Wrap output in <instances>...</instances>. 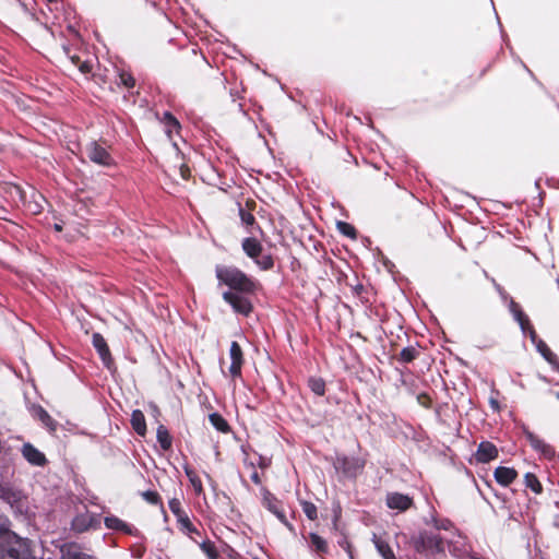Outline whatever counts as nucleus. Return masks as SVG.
<instances>
[{
    "instance_id": "f257e3e1",
    "label": "nucleus",
    "mask_w": 559,
    "mask_h": 559,
    "mask_svg": "<svg viewBox=\"0 0 559 559\" xmlns=\"http://www.w3.org/2000/svg\"><path fill=\"white\" fill-rule=\"evenodd\" d=\"M215 275L219 285L229 288L223 293V300L235 313L249 317L253 312L251 297L261 287L260 283L234 265H216Z\"/></svg>"
},
{
    "instance_id": "f03ea898",
    "label": "nucleus",
    "mask_w": 559,
    "mask_h": 559,
    "mask_svg": "<svg viewBox=\"0 0 559 559\" xmlns=\"http://www.w3.org/2000/svg\"><path fill=\"white\" fill-rule=\"evenodd\" d=\"M415 551L427 559H435L438 555L444 554V543L439 533L432 531L419 532L412 538Z\"/></svg>"
},
{
    "instance_id": "7ed1b4c3",
    "label": "nucleus",
    "mask_w": 559,
    "mask_h": 559,
    "mask_svg": "<svg viewBox=\"0 0 559 559\" xmlns=\"http://www.w3.org/2000/svg\"><path fill=\"white\" fill-rule=\"evenodd\" d=\"M245 254L250 258L262 271H270L274 267L275 261L271 253H265L264 248L255 237H246L241 241Z\"/></svg>"
},
{
    "instance_id": "20e7f679",
    "label": "nucleus",
    "mask_w": 559,
    "mask_h": 559,
    "mask_svg": "<svg viewBox=\"0 0 559 559\" xmlns=\"http://www.w3.org/2000/svg\"><path fill=\"white\" fill-rule=\"evenodd\" d=\"M333 465L337 473L347 478H356L362 472L365 461L355 456L337 455Z\"/></svg>"
},
{
    "instance_id": "39448f33",
    "label": "nucleus",
    "mask_w": 559,
    "mask_h": 559,
    "mask_svg": "<svg viewBox=\"0 0 559 559\" xmlns=\"http://www.w3.org/2000/svg\"><path fill=\"white\" fill-rule=\"evenodd\" d=\"M84 152L87 158L96 165L103 167L116 166L115 158L111 156L108 150L97 141L88 142L84 147Z\"/></svg>"
},
{
    "instance_id": "423d86ee",
    "label": "nucleus",
    "mask_w": 559,
    "mask_h": 559,
    "mask_svg": "<svg viewBox=\"0 0 559 559\" xmlns=\"http://www.w3.org/2000/svg\"><path fill=\"white\" fill-rule=\"evenodd\" d=\"M102 518L99 514L92 513L85 510L83 513H78L71 521V531L75 534H82L87 531H96L100 528Z\"/></svg>"
},
{
    "instance_id": "0eeeda50",
    "label": "nucleus",
    "mask_w": 559,
    "mask_h": 559,
    "mask_svg": "<svg viewBox=\"0 0 559 559\" xmlns=\"http://www.w3.org/2000/svg\"><path fill=\"white\" fill-rule=\"evenodd\" d=\"M262 506L273 513L289 532L295 533V526L287 520L282 501L266 488L263 489Z\"/></svg>"
},
{
    "instance_id": "6e6552de",
    "label": "nucleus",
    "mask_w": 559,
    "mask_h": 559,
    "mask_svg": "<svg viewBox=\"0 0 559 559\" xmlns=\"http://www.w3.org/2000/svg\"><path fill=\"white\" fill-rule=\"evenodd\" d=\"M92 344H93L94 348L96 349L99 358L102 359L104 366L109 370L115 368V360L111 356L109 346L100 333H98V332L93 333Z\"/></svg>"
},
{
    "instance_id": "1a4fd4ad",
    "label": "nucleus",
    "mask_w": 559,
    "mask_h": 559,
    "mask_svg": "<svg viewBox=\"0 0 559 559\" xmlns=\"http://www.w3.org/2000/svg\"><path fill=\"white\" fill-rule=\"evenodd\" d=\"M385 504L389 509L406 512L414 507V499L408 495L397 491L388 492L385 496Z\"/></svg>"
},
{
    "instance_id": "9d476101",
    "label": "nucleus",
    "mask_w": 559,
    "mask_h": 559,
    "mask_svg": "<svg viewBox=\"0 0 559 559\" xmlns=\"http://www.w3.org/2000/svg\"><path fill=\"white\" fill-rule=\"evenodd\" d=\"M229 357L231 364L229 366V374L233 379L241 378V369L245 364L243 352L238 342L234 341L230 344Z\"/></svg>"
},
{
    "instance_id": "9b49d317",
    "label": "nucleus",
    "mask_w": 559,
    "mask_h": 559,
    "mask_svg": "<svg viewBox=\"0 0 559 559\" xmlns=\"http://www.w3.org/2000/svg\"><path fill=\"white\" fill-rule=\"evenodd\" d=\"M510 311L512 312L515 321L520 324L522 331L525 333L527 332L531 338L534 341L535 337L537 336L536 331L532 325L528 317L522 310L521 306L513 299H511L510 302Z\"/></svg>"
},
{
    "instance_id": "f8f14e48",
    "label": "nucleus",
    "mask_w": 559,
    "mask_h": 559,
    "mask_svg": "<svg viewBox=\"0 0 559 559\" xmlns=\"http://www.w3.org/2000/svg\"><path fill=\"white\" fill-rule=\"evenodd\" d=\"M104 524L108 530L121 532L126 535L138 536L139 530L133 525L128 524L116 515L105 516Z\"/></svg>"
},
{
    "instance_id": "ddd939ff",
    "label": "nucleus",
    "mask_w": 559,
    "mask_h": 559,
    "mask_svg": "<svg viewBox=\"0 0 559 559\" xmlns=\"http://www.w3.org/2000/svg\"><path fill=\"white\" fill-rule=\"evenodd\" d=\"M499 452L497 447L490 441H483L478 444L475 453V459L478 463H489L498 457Z\"/></svg>"
},
{
    "instance_id": "4468645a",
    "label": "nucleus",
    "mask_w": 559,
    "mask_h": 559,
    "mask_svg": "<svg viewBox=\"0 0 559 559\" xmlns=\"http://www.w3.org/2000/svg\"><path fill=\"white\" fill-rule=\"evenodd\" d=\"M61 559H97L94 556L83 551L76 543H66L60 547Z\"/></svg>"
},
{
    "instance_id": "2eb2a0df",
    "label": "nucleus",
    "mask_w": 559,
    "mask_h": 559,
    "mask_svg": "<svg viewBox=\"0 0 559 559\" xmlns=\"http://www.w3.org/2000/svg\"><path fill=\"white\" fill-rule=\"evenodd\" d=\"M519 476L513 467L498 466L493 472L495 480L502 487H509Z\"/></svg>"
},
{
    "instance_id": "dca6fc26",
    "label": "nucleus",
    "mask_w": 559,
    "mask_h": 559,
    "mask_svg": "<svg viewBox=\"0 0 559 559\" xmlns=\"http://www.w3.org/2000/svg\"><path fill=\"white\" fill-rule=\"evenodd\" d=\"M526 438L531 444V447L540 452L546 459H552L556 454V451L552 445L546 443L543 439L536 436L533 432H527Z\"/></svg>"
},
{
    "instance_id": "f3484780",
    "label": "nucleus",
    "mask_w": 559,
    "mask_h": 559,
    "mask_svg": "<svg viewBox=\"0 0 559 559\" xmlns=\"http://www.w3.org/2000/svg\"><path fill=\"white\" fill-rule=\"evenodd\" d=\"M22 454L24 459L32 465L44 466L47 463L45 454L31 443H25L23 445Z\"/></svg>"
},
{
    "instance_id": "a211bd4d",
    "label": "nucleus",
    "mask_w": 559,
    "mask_h": 559,
    "mask_svg": "<svg viewBox=\"0 0 559 559\" xmlns=\"http://www.w3.org/2000/svg\"><path fill=\"white\" fill-rule=\"evenodd\" d=\"M309 548L312 552L317 554L320 557L329 554V544L326 539H324L319 534L311 532L308 537Z\"/></svg>"
},
{
    "instance_id": "6ab92c4d",
    "label": "nucleus",
    "mask_w": 559,
    "mask_h": 559,
    "mask_svg": "<svg viewBox=\"0 0 559 559\" xmlns=\"http://www.w3.org/2000/svg\"><path fill=\"white\" fill-rule=\"evenodd\" d=\"M178 528L181 533L188 535L193 542L198 543L197 537H201V532L199 528L191 522L189 515H185L183 518L177 521Z\"/></svg>"
},
{
    "instance_id": "aec40b11",
    "label": "nucleus",
    "mask_w": 559,
    "mask_h": 559,
    "mask_svg": "<svg viewBox=\"0 0 559 559\" xmlns=\"http://www.w3.org/2000/svg\"><path fill=\"white\" fill-rule=\"evenodd\" d=\"M131 426L136 435L144 437L146 435L145 416L141 409H134L131 414Z\"/></svg>"
},
{
    "instance_id": "412c9836",
    "label": "nucleus",
    "mask_w": 559,
    "mask_h": 559,
    "mask_svg": "<svg viewBox=\"0 0 559 559\" xmlns=\"http://www.w3.org/2000/svg\"><path fill=\"white\" fill-rule=\"evenodd\" d=\"M372 542H373L374 547L378 550L379 555L383 559H396L393 549L391 548V546L389 545V543L385 539L373 534Z\"/></svg>"
},
{
    "instance_id": "4be33fe9",
    "label": "nucleus",
    "mask_w": 559,
    "mask_h": 559,
    "mask_svg": "<svg viewBox=\"0 0 559 559\" xmlns=\"http://www.w3.org/2000/svg\"><path fill=\"white\" fill-rule=\"evenodd\" d=\"M420 355L419 345H411L407 347H404L400 354L396 356L397 361L402 364H411L415 359H417Z\"/></svg>"
},
{
    "instance_id": "5701e85b",
    "label": "nucleus",
    "mask_w": 559,
    "mask_h": 559,
    "mask_svg": "<svg viewBox=\"0 0 559 559\" xmlns=\"http://www.w3.org/2000/svg\"><path fill=\"white\" fill-rule=\"evenodd\" d=\"M156 438L163 451H169L173 447V437L167 427L160 424L156 430Z\"/></svg>"
},
{
    "instance_id": "b1692460",
    "label": "nucleus",
    "mask_w": 559,
    "mask_h": 559,
    "mask_svg": "<svg viewBox=\"0 0 559 559\" xmlns=\"http://www.w3.org/2000/svg\"><path fill=\"white\" fill-rule=\"evenodd\" d=\"M162 122L166 128V133L169 139H171L173 132L179 133V130L181 129L180 122L170 111H165L163 114Z\"/></svg>"
},
{
    "instance_id": "393cba45",
    "label": "nucleus",
    "mask_w": 559,
    "mask_h": 559,
    "mask_svg": "<svg viewBox=\"0 0 559 559\" xmlns=\"http://www.w3.org/2000/svg\"><path fill=\"white\" fill-rule=\"evenodd\" d=\"M183 471H185L186 476L188 477L190 484L192 485L194 492L198 496L203 495L204 489H203L202 480L199 477V475L197 474V472L188 464L183 466Z\"/></svg>"
},
{
    "instance_id": "a878e982",
    "label": "nucleus",
    "mask_w": 559,
    "mask_h": 559,
    "mask_svg": "<svg viewBox=\"0 0 559 559\" xmlns=\"http://www.w3.org/2000/svg\"><path fill=\"white\" fill-rule=\"evenodd\" d=\"M35 415L50 432H56L58 424L45 408L38 406L35 409Z\"/></svg>"
},
{
    "instance_id": "bb28decb",
    "label": "nucleus",
    "mask_w": 559,
    "mask_h": 559,
    "mask_svg": "<svg viewBox=\"0 0 559 559\" xmlns=\"http://www.w3.org/2000/svg\"><path fill=\"white\" fill-rule=\"evenodd\" d=\"M209 420L211 425L222 433H229L231 431L230 425L219 413H211Z\"/></svg>"
},
{
    "instance_id": "cd10ccee",
    "label": "nucleus",
    "mask_w": 559,
    "mask_h": 559,
    "mask_svg": "<svg viewBox=\"0 0 559 559\" xmlns=\"http://www.w3.org/2000/svg\"><path fill=\"white\" fill-rule=\"evenodd\" d=\"M538 353L544 357V359L549 362L550 365H557L558 364V357L556 354L552 353V350L549 348V346L542 340L538 341L536 344Z\"/></svg>"
},
{
    "instance_id": "c85d7f7f",
    "label": "nucleus",
    "mask_w": 559,
    "mask_h": 559,
    "mask_svg": "<svg viewBox=\"0 0 559 559\" xmlns=\"http://www.w3.org/2000/svg\"><path fill=\"white\" fill-rule=\"evenodd\" d=\"M201 550L205 554V556L209 558V559H218L219 558V552L215 546V544L210 540V539H205V540H202V542H199L197 543Z\"/></svg>"
},
{
    "instance_id": "c756f323",
    "label": "nucleus",
    "mask_w": 559,
    "mask_h": 559,
    "mask_svg": "<svg viewBox=\"0 0 559 559\" xmlns=\"http://www.w3.org/2000/svg\"><path fill=\"white\" fill-rule=\"evenodd\" d=\"M524 483L525 486L530 488L534 493L540 495L543 492V485L535 474L526 473L524 476Z\"/></svg>"
},
{
    "instance_id": "7c9ffc66",
    "label": "nucleus",
    "mask_w": 559,
    "mask_h": 559,
    "mask_svg": "<svg viewBox=\"0 0 559 559\" xmlns=\"http://www.w3.org/2000/svg\"><path fill=\"white\" fill-rule=\"evenodd\" d=\"M308 386L318 396H323L325 394V381L322 378H309Z\"/></svg>"
},
{
    "instance_id": "2f4dec72",
    "label": "nucleus",
    "mask_w": 559,
    "mask_h": 559,
    "mask_svg": "<svg viewBox=\"0 0 559 559\" xmlns=\"http://www.w3.org/2000/svg\"><path fill=\"white\" fill-rule=\"evenodd\" d=\"M299 504L308 520H318V508L313 502L308 500H299Z\"/></svg>"
},
{
    "instance_id": "473e14b6",
    "label": "nucleus",
    "mask_w": 559,
    "mask_h": 559,
    "mask_svg": "<svg viewBox=\"0 0 559 559\" xmlns=\"http://www.w3.org/2000/svg\"><path fill=\"white\" fill-rule=\"evenodd\" d=\"M337 229L342 235H344L350 239L357 238V230H356L355 226H353L352 224H349L347 222H338Z\"/></svg>"
},
{
    "instance_id": "72a5a7b5",
    "label": "nucleus",
    "mask_w": 559,
    "mask_h": 559,
    "mask_svg": "<svg viewBox=\"0 0 559 559\" xmlns=\"http://www.w3.org/2000/svg\"><path fill=\"white\" fill-rule=\"evenodd\" d=\"M142 498L150 504L160 506L163 508V500L157 491L146 490L141 492Z\"/></svg>"
},
{
    "instance_id": "f704fd0d",
    "label": "nucleus",
    "mask_w": 559,
    "mask_h": 559,
    "mask_svg": "<svg viewBox=\"0 0 559 559\" xmlns=\"http://www.w3.org/2000/svg\"><path fill=\"white\" fill-rule=\"evenodd\" d=\"M119 81L117 82L118 85H122L126 88L130 90L135 86V79L130 72L121 71L118 75Z\"/></svg>"
},
{
    "instance_id": "c9c22d12",
    "label": "nucleus",
    "mask_w": 559,
    "mask_h": 559,
    "mask_svg": "<svg viewBox=\"0 0 559 559\" xmlns=\"http://www.w3.org/2000/svg\"><path fill=\"white\" fill-rule=\"evenodd\" d=\"M168 506L173 514L176 516L177 521L187 515V512L182 510L181 502L178 498L170 499Z\"/></svg>"
},
{
    "instance_id": "e433bc0d",
    "label": "nucleus",
    "mask_w": 559,
    "mask_h": 559,
    "mask_svg": "<svg viewBox=\"0 0 559 559\" xmlns=\"http://www.w3.org/2000/svg\"><path fill=\"white\" fill-rule=\"evenodd\" d=\"M239 216H240L241 222L246 226H252L253 224H255L254 215L251 212L243 209L242 206H239Z\"/></svg>"
},
{
    "instance_id": "4c0bfd02",
    "label": "nucleus",
    "mask_w": 559,
    "mask_h": 559,
    "mask_svg": "<svg viewBox=\"0 0 559 559\" xmlns=\"http://www.w3.org/2000/svg\"><path fill=\"white\" fill-rule=\"evenodd\" d=\"M416 400L417 403L426 409H430L432 407V397L426 392L417 394Z\"/></svg>"
},
{
    "instance_id": "58836bf2",
    "label": "nucleus",
    "mask_w": 559,
    "mask_h": 559,
    "mask_svg": "<svg viewBox=\"0 0 559 559\" xmlns=\"http://www.w3.org/2000/svg\"><path fill=\"white\" fill-rule=\"evenodd\" d=\"M62 49H63V52L66 53V56L70 59V61L72 62V64H74L75 67H78L80 64V62L82 61L80 56L76 55V53H71V49L63 45L62 46Z\"/></svg>"
},
{
    "instance_id": "ea45409f",
    "label": "nucleus",
    "mask_w": 559,
    "mask_h": 559,
    "mask_svg": "<svg viewBox=\"0 0 559 559\" xmlns=\"http://www.w3.org/2000/svg\"><path fill=\"white\" fill-rule=\"evenodd\" d=\"M10 522L7 518L0 515V539L8 533H12L10 530Z\"/></svg>"
},
{
    "instance_id": "a19ab883",
    "label": "nucleus",
    "mask_w": 559,
    "mask_h": 559,
    "mask_svg": "<svg viewBox=\"0 0 559 559\" xmlns=\"http://www.w3.org/2000/svg\"><path fill=\"white\" fill-rule=\"evenodd\" d=\"M495 395H491L489 397V405L491 407V409L496 413H499L501 411V406H500V403L498 401V395H499V392L498 391H493L492 392Z\"/></svg>"
},
{
    "instance_id": "79ce46f5",
    "label": "nucleus",
    "mask_w": 559,
    "mask_h": 559,
    "mask_svg": "<svg viewBox=\"0 0 559 559\" xmlns=\"http://www.w3.org/2000/svg\"><path fill=\"white\" fill-rule=\"evenodd\" d=\"M78 68L83 74H87L92 71L93 64L88 60H82Z\"/></svg>"
},
{
    "instance_id": "37998d69",
    "label": "nucleus",
    "mask_w": 559,
    "mask_h": 559,
    "mask_svg": "<svg viewBox=\"0 0 559 559\" xmlns=\"http://www.w3.org/2000/svg\"><path fill=\"white\" fill-rule=\"evenodd\" d=\"M179 173L182 179L189 180L191 177L190 167L187 164H181L179 167Z\"/></svg>"
},
{
    "instance_id": "c03bdc74",
    "label": "nucleus",
    "mask_w": 559,
    "mask_h": 559,
    "mask_svg": "<svg viewBox=\"0 0 559 559\" xmlns=\"http://www.w3.org/2000/svg\"><path fill=\"white\" fill-rule=\"evenodd\" d=\"M333 511H334L333 526H334V528H336L337 527V522H338V520L341 518V512H342L340 503L336 504V507L334 508Z\"/></svg>"
},
{
    "instance_id": "a18cd8bd",
    "label": "nucleus",
    "mask_w": 559,
    "mask_h": 559,
    "mask_svg": "<svg viewBox=\"0 0 559 559\" xmlns=\"http://www.w3.org/2000/svg\"><path fill=\"white\" fill-rule=\"evenodd\" d=\"M338 545L348 552V555L352 557V545L350 543L344 538L343 540L338 542Z\"/></svg>"
},
{
    "instance_id": "49530a36",
    "label": "nucleus",
    "mask_w": 559,
    "mask_h": 559,
    "mask_svg": "<svg viewBox=\"0 0 559 559\" xmlns=\"http://www.w3.org/2000/svg\"><path fill=\"white\" fill-rule=\"evenodd\" d=\"M197 66L200 69H203V70H206L210 67L209 63L206 62V60L203 57H200V58L197 59Z\"/></svg>"
},
{
    "instance_id": "de8ad7c7",
    "label": "nucleus",
    "mask_w": 559,
    "mask_h": 559,
    "mask_svg": "<svg viewBox=\"0 0 559 559\" xmlns=\"http://www.w3.org/2000/svg\"><path fill=\"white\" fill-rule=\"evenodd\" d=\"M251 480L255 484V485H260L262 483L261 480V477L259 475V473L257 471H254L251 476H250Z\"/></svg>"
},
{
    "instance_id": "09e8293b",
    "label": "nucleus",
    "mask_w": 559,
    "mask_h": 559,
    "mask_svg": "<svg viewBox=\"0 0 559 559\" xmlns=\"http://www.w3.org/2000/svg\"><path fill=\"white\" fill-rule=\"evenodd\" d=\"M246 207H247V211H249V212L253 211V210H254V207H255V202H254V200L248 199V200L246 201Z\"/></svg>"
},
{
    "instance_id": "8fccbe9b",
    "label": "nucleus",
    "mask_w": 559,
    "mask_h": 559,
    "mask_svg": "<svg viewBox=\"0 0 559 559\" xmlns=\"http://www.w3.org/2000/svg\"><path fill=\"white\" fill-rule=\"evenodd\" d=\"M365 290V287L364 285L361 284H358L354 287V292L357 296H359L362 292Z\"/></svg>"
},
{
    "instance_id": "3c124183",
    "label": "nucleus",
    "mask_w": 559,
    "mask_h": 559,
    "mask_svg": "<svg viewBox=\"0 0 559 559\" xmlns=\"http://www.w3.org/2000/svg\"><path fill=\"white\" fill-rule=\"evenodd\" d=\"M223 498H224V500H226V504L227 506L231 504V501H230L229 497L226 493H223Z\"/></svg>"
},
{
    "instance_id": "603ef678",
    "label": "nucleus",
    "mask_w": 559,
    "mask_h": 559,
    "mask_svg": "<svg viewBox=\"0 0 559 559\" xmlns=\"http://www.w3.org/2000/svg\"><path fill=\"white\" fill-rule=\"evenodd\" d=\"M557 397L559 399V393L557 394Z\"/></svg>"
}]
</instances>
